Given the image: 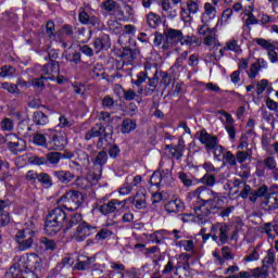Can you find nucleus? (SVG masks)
<instances>
[{
  "instance_id": "obj_1",
  "label": "nucleus",
  "mask_w": 278,
  "mask_h": 278,
  "mask_svg": "<svg viewBox=\"0 0 278 278\" xmlns=\"http://www.w3.org/2000/svg\"><path fill=\"white\" fill-rule=\"evenodd\" d=\"M66 212L62 207H54L49 211L45 231L48 236H55L62 227H64V220H66Z\"/></svg>"
},
{
  "instance_id": "obj_2",
  "label": "nucleus",
  "mask_w": 278,
  "mask_h": 278,
  "mask_svg": "<svg viewBox=\"0 0 278 278\" xmlns=\"http://www.w3.org/2000/svg\"><path fill=\"white\" fill-rule=\"evenodd\" d=\"M60 202L68 212H75L84 203V194L79 191L70 190L60 198Z\"/></svg>"
},
{
  "instance_id": "obj_3",
  "label": "nucleus",
  "mask_w": 278,
  "mask_h": 278,
  "mask_svg": "<svg viewBox=\"0 0 278 278\" xmlns=\"http://www.w3.org/2000/svg\"><path fill=\"white\" fill-rule=\"evenodd\" d=\"M15 264H21L26 270H34L41 275L42 273V258L36 253L27 254L26 256H20Z\"/></svg>"
},
{
  "instance_id": "obj_4",
  "label": "nucleus",
  "mask_w": 278,
  "mask_h": 278,
  "mask_svg": "<svg viewBox=\"0 0 278 278\" xmlns=\"http://www.w3.org/2000/svg\"><path fill=\"white\" fill-rule=\"evenodd\" d=\"M34 238H36V232L30 228L22 229L17 231L15 236V241L17 242V249L20 251H27L34 247Z\"/></svg>"
},
{
  "instance_id": "obj_5",
  "label": "nucleus",
  "mask_w": 278,
  "mask_h": 278,
  "mask_svg": "<svg viewBox=\"0 0 278 278\" xmlns=\"http://www.w3.org/2000/svg\"><path fill=\"white\" fill-rule=\"evenodd\" d=\"M165 40L162 45L163 51H168L173 49L176 45H182L184 42V33L179 29L168 28L165 33Z\"/></svg>"
},
{
  "instance_id": "obj_6",
  "label": "nucleus",
  "mask_w": 278,
  "mask_h": 278,
  "mask_svg": "<svg viewBox=\"0 0 278 278\" xmlns=\"http://www.w3.org/2000/svg\"><path fill=\"white\" fill-rule=\"evenodd\" d=\"M212 210H216V204H207L206 202H197L193 205L195 219L200 225L207 223V217L212 214Z\"/></svg>"
},
{
  "instance_id": "obj_7",
  "label": "nucleus",
  "mask_w": 278,
  "mask_h": 278,
  "mask_svg": "<svg viewBox=\"0 0 278 278\" xmlns=\"http://www.w3.org/2000/svg\"><path fill=\"white\" fill-rule=\"evenodd\" d=\"M181 0H160L159 5L161 8L162 16L165 18H177L179 13V3Z\"/></svg>"
},
{
  "instance_id": "obj_8",
  "label": "nucleus",
  "mask_w": 278,
  "mask_h": 278,
  "mask_svg": "<svg viewBox=\"0 0 278 278\" xmlns=\"http://www.w3.org/2000/svg\"><path fill=\"white\" fill-rule=\"evenodd\" d=\"M193 194L200 200V203H207V205H216V199H218V193L205 186L199 187Z\"/></svg>"
},
{
  "instance_id": "obj_9",
  "label": "nucleus",
  "mask_w": 278,
  "mask_h": 278,
  "mask_svg": "<svg viewBox=\"0 0 278 278\" xmlns=\"http://www.w3.org/2000/svg\"><path fill=\"white\" fill-rule=\"evenodd\" d=\"M93 233H97V226H92L86 222H83L77 226L74 233V239L76 242H84L86 238L93 236Z\"/></svg>"
},
{
  "instance_id": "obj_10",
  "label": "nucleus",
  "mask_w": 278,
  "mask_h": 278,
  "mask_svg": "<svg viewBox=\"0 0 278 278\" xmlns=\"http://www.w3.org/2000/svg\"><path fill=\"white\" fill-rule=\"evenodd\" d=\"M41 75L46 80L55 81V77L60 75V62L51 60L41 66Z\"/></svg>"
},
{
  "instance_id": "obj_11",
  "label": "nucleus",
  "mask_w": 278,
  "mask_h": 278,
  "mask_svg": "<svg viewBox=\"0 0 278 278\" xmlns=\"http://www.w3.org/2000/svg\"><path fill=\"white\" fill-rule=\"evenodd\" d=\"M125 205H127V200L119 201V200L113 199L108 203L100 205L99 212L100 214L108 216V214H114V212H119V210H123Z\"/></svg>"
},
{
  "instance_id": "obj_12",
  "label": "nucleus",
  "mask_w": 278,
  "mask_h": 278,
  "mask_svg": "<svg viewBox=\"0 0 278 278\" xmlns=\"http://www.w3.org/2000/svg\"><path fill=\"white\" fill-rule=\"evenodd\" d=\"M199 140L206 151H214L216 144H218V137L210 135L205 129L200 131Z\"/></svg>"
},
{
  "instance_id": "obj_13",
  "label": "nucleus",
  "mask_w": 278,
  "mask_h": 278,
  "mask_svg": "<svg viewBox=\"0 0 278 278\" xmlns=\"http://www.w3.org/2000/svg\"><path fill=\"white\" fill-rule=\"evenodd\" d=\"M230 227L228 224H220L217 223L215 225H213L211 227V231L212 233H214V231H219V242L220 244H227V242H229V231H230Z\"/></svg>"
},
{
  "instance_id": "obj_14",
  "label": "nucleus",
  "mask_w": 278,
  "mask_h": 278,
  "mask_svg": "<svg viewBox=\"0 0 278 278\" xmlns=\"http://www.w3.org/2000/svg\"><path fill=\"white\" fill-rule=\"evenodd\" d=\"M157 84H160V78H157V67H153V77L148 79V84L143 89V94L146 97H151L157 92Z\"/></svg>"
},
{
  "instance_id": "obj_15",
  "label": "nucleus",
  "mask_w": 278,
  "mask_h": 278,
  "mask_svg": "<svg viewBox=\"0 0 278 278\" xmlns=\"http://www.w3.org/2000/svg\"><path fill=\"white\" fill-rule=\"evenodd\" d=\"M7 147L13 153H21V151H23V147H25V141L20 140L16 135L11 134L7 136Z\"/></svg>"
},
{
  "instance_id": "obj_16",
  "label": "nucleus",
  "mask_w": 278,
  "mask_h": 278,
  "mask_svg": "<svg viewBox=\"0 0 278 278\" xmlns=\"http://www.w3.org/2000/svg\"><path fill=\"white\" fill-rule=\"evenodd\" d=\"M108 134L103 123H97L91 129L85 134V140H92V138H101Z\"/></svg>"
},
{
  "instance_id": "obj_17",
  "label": "nucleus",
  "mask_w": 278,
  "mask_h": 278,
  "mask_svg": "<svg viewBox=\"0 0 278 278\" xmlns=\"http://www.w3.org/2000/svg\"><path fill=\"white\" fill-rule=\"evenodd\" d=\"M264 210L267 212H273V210H278V192L267 193L262 202Z\"/></svg>"
},
{
  "instance_id": "obj_18",
  "label": "nucleus",
  "mask_w": 278,
  "mask_h": 278,
  "mask_svg": "<svg viewBox=\"0 0 278 278\" xmlns=\"http://www.w3.org/2000/svg\"><path fill=\"white\" fill-rule=\"evenodd\" d=\"M53 177L54 179H56V181H59V184L66 185V184H71V181L75 179V174L71 170L60 169V170L53 172Z\"/></svg>"
},
{
  "instance_id": "obj_19",
  "label": "nucleus",
  "mask_w": 278,
  "mask_h": 278,
  "mask_svg": "<svg viewBox=\"0 0 278 278\" xmlns=\"http://www.w3.org/2000/svg\"><path fill=\"white\" fill-rule=\"evenodd\" d=\"M111 47L110 36L102 35L93 40V49L96 53H101V51L108 50Z\"/></svg>"
},
{
  "instance_id": "obj_20",
  "label": "nucleus",
  "mask_w": 278,
  "mask_h": 278,
  "mask_svg": "<svg viewBox=\"0 0 278 278\" xmlns=\"http://www.w3.org/2000/svg\"><path fill=\"white\" fill-rule=\"evenodd\" d=\"M73 159V153L62 154L60 152H49L46 154L47 164L56 165L60 164L61 160Z\"/></svg>"
},
{
  "instance_id": "obj_21",
  "label": "nucleus",
  "mask_w": 278,
  "mask_h": 278,
  "mask_svg": "<svg viewBox=\"0 0 278 278\" xmlns=\"http://www.w3.org/2000/svg\"><path fill=\"white\" fill-rule=\"evenodd\" d=\"M216 18V7L212 3L206 2L204 4V12L202 13L201 21L202 23H212Z\"/></svg>"
},
{
  "instance_id": "obj_22",
  "label": "nucleus",
  "mask_w": 278,
  "mask_h": 278,
  "mask_svg": "<svg viewBox=\"0 0 278 278\" xmlns=\"http://www.w3.org/2000/svg\"><path fill=\"white\" fill-rule=\"evenodd\" d=\"M16 268L18 270L17 278H40L38 273H35L31 269H27L21 265V263H14L11 268Z\"/></svg>"
},
{
  "instance_id": "obj_23",
  "label": "nucleus",
  "mask_w": 278,
  "mask_h": 278,
  "mask_svg": "<svg viewBox=\"0 0 278 278\" xmlns=\"http://www.w3.org/2000/svg\"><path fill=\"white\" fill-rule=\"evenodd\" d=\"M165 211L168 214H179L184 212V202L180 199L170 200L165 204Z\"/></svg>"
},
{
  "instance_id": "obj_24",
  "label": "nucleus",
  "mask_w": 278,
  "mask_h": 278,
  "mask_svg": "<svg viewBox=\"0 0 278 278\" xmlns=\"http://www.w3.org/2000/svg\"><path fill=\"white\" fill-rule=\"evenodd\" d=\"M275 264V252L273 250L267 251V255L263 260V266L256 267L261 271H265V278H268V268Z\"/></svg>"
},
{
  "instance_id": "obj_25",
  "label": "nucleus",
  "mask_w": 278,
  "mask_h": 278,
  "mask_svg": "<svg viewBox=\"0 0 278 278\" xmlns=\"http://www.w3.org/2000/svg\"><path fill=\"white\" fill-rule=\"evenodd\" d=\"M81 223H84V217L81 216V214L75 213L65 223V226H64V229H63L64 233H66V231H71V229H73V227H77V225L78 226L81 225Z\"/></svg>"
},
{
  "instance_id": "obj_26",
  "label": "nucleus",
  "mask_w": 278,
  "mask_h": 278,
  "mask_svg": "<svg viewBox=\"0 0 278 278\" xmlns=\"http://www.w3.org/2000/svg\"><path fill=\"white\" fill-rule=\"evenodd\" d=\"M132 205H135L136 210H147V193L138 191L132 198Z\"/></svg>"
},
{
  "instance_id": "obj_27",
  "label": "nucleus",
  "mask_w": 278,
  "mask_h": 278,
  "mask_svg": "<svg viewBox=\"0 0 278 278\" xmlns=\"http://www.w3.org/2000/svg\"><path fill=\"white\" fill-rule=\"evenodd\" d=\"M237 278H266V271H262L256 267L248 271H239Z\"/></svg>"
},
{
  "instance_id": "obj_28",
  "label": "nucleus",
  "mask_w": 278,
  "mask_h": 278,
  "mask_svg": "<svg viewBox=\"0 0 278 278\" xmlns=\"http://www.w3.org/2000/svg\"><path fill=\"white\" fill-rule=\"evenodd\" d=\"M9 203L5 200H0V227L10 225V213L5 212Z\"/></svg>"
},
{
  "instance_id": "obj_29",
  "label": "nucleus",
  "mask_w": 278,
  "mask_h": 278,
  "mask_svg": "<svg viewBox=\"0 0 278 278\" xmlns=\"http://www.w3.org/2000/svg\"><path fill=\"white\" fill-rule=\"evenodd\" d=\"M189 47V49H194L197 47H201L203 45V39L194 36V35H188L182 37V43Z\"/></svg>"
},
{
  "instance_id": "obj_30",
  "label": "nucleus",
  "mask_w": 278,
  "mask_h": 278,
  "mask_svg": "<svg viewBox=\"0 0 278 278\" xmlns=\"http://www.w3.org/2000/svg\"><path fill=\"white\" fill-rule=\"evenodd\" d=\"M237 164H244V162H251L253 160V151L251 149L239 150L236 152Z\"/></svg>"
},
{
  "instance_id": "obj_31",
  "label": "nucleus",
  "mask_w": 278,
  "mask_h": 278,
  "mask_svg": "<svg viewBox=\"0 0 278 278\" xmlns=\"http://www.w3.org/2000/svg\"><path fill=\"white\" fill-rule=\"evenodd\" d=\"M51 143H52V149L54 151H62L67 144L66 137L62 135H54Z\"/></svg>"
},
{
  "instance_id": "obj_32",
  "label": "nucleus",
  "mask_w": 278,
  "mask_h": 278,
  "mask_svg": "<svg viewBox=\"0 0 278 278\" xmlns=\"http://www.w3.org/2000/svg\"><path fill=\"white\" fill-rule=\"evenodd\" d=\"M140 53L139 50H132L131 48H125L122 53V58L126 64H131V62L135 61L136 58H138V54Z\"/></svg>"
},
{
  "instance_id": "obj_33",
  "label": "nucleus",
  "mask_w": 278,
  "mask_h": 278,
  "mask_svg": "<svg viewBox=\"0 0 278 278\" xmlns=\"http://www.w3.org/2000/svg\"><path fill=\"white\" fill-rule=\"evenodd\" d=\"M39 247L45 249V251H55V249H58V243H55V240L53 239L41 237L39 239Z\"/></svg>"
},
{
  "instance_id": "obj_34",
  "label": "nucleus",
  "mask_w": 278,
  "mask_h": 278,
  "mask_svg": "<svg viewBox=\"0 0 278 278\" xmlns=\"http://www.w3.org/2000/svg\"><path fill=\"white\" fill-rule=\"evenodd\" d=\"M223 162L225 166H229V168H237L238 161L236 154L231 153V151H227L224 153Z\"/></svg>"
},
{
  "instance_id": "obj_35",
  "label": "nucleus",
  "mask_w": 278,
  "mask_h": 278,
  "mask_svg": "<svg viewBox=\"0 0 278 278\" xmlns=\"http://www.w3.org/2000/svg\"><path fill=\"white\" fill-rule=\"evenodd\" d=\"M136 127H138L136 119L126 118L122 122L121 131L122 134H131V131H135Z\"/></svg>"
},
{
  "instance_id": "obj_36",
  "label": "nucleus",
  "mask_w": 278,
  "mask_h": 278,
  "mask_svg": "<svg viewBox=\"0 0 278 278\" xmlns=\"http://www.w3.org/2000/svg\"><path fill=\"white\" fill-rule=\"evenodd\" d=\"M33 122L35 125L45 126L49 123V115L45 114L42 111H36L33 114Z\"/></svg>"
},
{
  "instance_id": "obj_37",
  "label": "nucleus",
  "mask_w": 278,
  "mask_h": 278,
  "mask_svg": "<svg viewBox=\"0 0 278 278\" xmlns=\"http://www.w3.org/2000/svg\"><path fill=\"white\" fill-rule=\"evenodd\" d=\"M96 261L97 258L94 257H86L84 261H79L78 263H76V265L74 266V269L88 270L91 268L92 264H94Z\"/></svg>"
},
{
  "instance_id": "obj_38",
  "label": "nucleus",
  "mask_w": 278,
  "mask_h": 278,
  "mask_svg": "<svg viewBox=\"0 0 278 278\" xmlns=\"http://www.w3.org/2000/svg\"><path fill=\"white\" fill-rule=\"evenodd\" d=\"M204 45L206 47H213V49H218L220 47V42L218 41V38L216 37V31H213L204 38Z\"/></svg>"
},
{
  "instance_id": "obj_39",
  "label": "nucleus",
  "mask_w": 278,
  "mask_h": 278,
  "mask_svg": "<svg viewBox=\"0 0 278 278\" xmlns=\"http://www.w3.org/2000/svg\"><path fill=\"white\" fill-rule=\"evenodd\" d=\"M265 165V168H268V170H275L277 168V161H275V157L268 156L264 161L257 162V168H262V165Z\"/></svg>"
},
{
  "instance_id": "obj_40",
  "label": "nucleus",
  "mask_w": 278,
  "mask_h": 278,
  "mask_svg": "<svg viewBox=\"0 0 278 278\" xmlns=\"http://www.w3.org/2000/svg\"><path fill=\"white\" fill-rule=\"evenodd\" d=\"M43 188H51L53 186V179H51V176L47 173H39V177L37 180Z\"/></svg>"
},
{
  "instance_id": "obj_41",
  "label": "nucleus",
  "mask_w": 278,
  "mask_h": 278,
  "mask_svg": "<svg viewBox=\"0 0 278 278\" xmlns=\"http://www.w3.org/2000/svg\"><path fill=\"white\" fill-rule=\"evenodd\" d=\"M166 148L169 150V153L172 157H175L176 160H181L184 157V147L181 146H166Z\"/></svg>"
},
{
  "instance_id": "obj_42",
  "label": "nucleus",
  "mask_w": 278,
  "mask_h": 278,
  "mask_svg": "<svg viewBox=\"0 0 278 278\" xmlns=\"http://www.w3.org/2000/svg\"><path fill=\"white\" fill-rule=\"evenodd\" d=\"M175 271V263L173 261H168L164 266V269L161 271L162 278H173V273Z\"/></svg>"
},
{
  "instance_id": "obj_43",
  "label": "nucleus",
  "mask_w": 278,
  "mask_h": 278,
  "mask_svg": "<svg viewBox=\"0 0 278 278\" xmlns=\"http://www.w3.org/2000/svg\"><path fill=\"white\" fill-rule=\"evenodd\" d=\"M147 23L149 27H152L153 29H155V27H157L160 23H162V20L160 18V15L151 12L147 16Z\"/></svg>"
},
{
  "instance_id": "obj_44",
  "label": "nucleus",
  "mask_w": 278,
  "mask_h": 278,
  "mask_svg": "<svg viewBox=\"0 0 278 278\" xmlns=\"http://www.w3.org/2000/svg\"><path fill=\"white\" fill-rule=\"evenodd\" d=\"M201 184L204 186H207V188H213V186H216V175L214 174H205L201 179Z\"/></svg>"
},
{
  "instance_id": "obj_45",
  "label": "nucleus",
  "mask_w": 278,
  "mask_h": 278,
  "mask_svg": "<svg viewBox=\"0 0 278 278\" xmlns=\"http://www.w3.org/2000/svg\"><path fill=\"white\" fill-rule=\"evenodd\" d=\"M116 1L105 0L101 3V9L104 10V12H108V14H112V12H116Z\"/></svg>"
},
{
  "instance_id": "obj_46",
  "label": "nucleus",
  "mask_w": 278,
  "mask_h": 278,
  "mask_svg": "<svg viewBox=\"0 0 278 278\" xmlns=\"http://www.w3.org/2000/svg\"><path fill=\"white\" fill-rule=\"evenodd\" d=\"M109 134L104 132L101 137H99L98 142H97V149H101L102 151H105L110 147V139Z\"/></svg>"
},
{
  "instance_id": "obj_47",
  "label": "nucleus",
  "mask_w": 278,
  "mask_h": 278,
  "mask_svg": "<svg viewBox=\"0 0 278 278\" xmlns=\"http://www.w3.org/2000/svg\"><path fill=\"white\" fill-rule=\"evenodd\" d=\"M160 174H161L162 186H168L173 184V174L170 173V170L165 169V170H162Z\"/></svg>"
},
{
  "instance_id": "obj_48",
  "label": "nucleus",
  "mask_w": 278,
  "mask_h": 278,
  "mask_svg": "<svg viewBox=\"0 0 278 278\" xmlns=\"http://www.w3.org/2000/svg\"><path fill=\"white\" fill-rule=\"evenodd\" d=\"M226 49H228V51H233V53H242V48L240 47V45H238V40L236 39L227 41Z\"/></svg>"
},
{
  "instance_id": "obj_49",
  "label": "nucleus",
  "mask_w": 278,
  "mask_h": 278,
  "mask_svg": "<svg viewBox=\"0 0 278 278\" xmlns=\"http://www.w3.org/2000/svg\"><path fill=\"white\" fill-rule=\"evenodd\" d=\"M94 164L98 166H105L108 164V152L105 150H102L98 153Z\"/></svg>"
},
{
  "instance_id": "obj_50",
  "label": "nucleus",
  "mask_w": 278,
  "mask_h": 278,
  "mask_svg": "<svg viewBox=\"0 0 278 278\" xmlns=\"http://www.w3.org/2000/svg\"><path fill=\"white\" fill-rule=\"evenodd\" d=\"M216 31V27L211 28L210 27V23H203V25H201L198 28V34L200 36H208L210 34Z\"/></svg>"
},
{
  "instance_id": "obj_51",
  "label": "nucleus",
  "mask_w": 278,
  "mask_h": 278,
  "mask_svg": "<svg viewBox=\"0 0 278 278\" xmlns=\"http://www.w3.org/2000/svg\"><path fill=\"white\" fill-rule=\"evenodd\" d=\"M2 89L8 90L10 94H21V89H18V85H14L12 83H2Z\"/></svg>"
},
{
  "instance_id": "obj_52",
  "label": "nucleus",
  "mask_w": 278,
  "mask_h": 278,
  "mask_svg": "<svg viewBox=\"0 0 278 278\" xmlns=\"http://www.w3.org/2000/svg\"><path fill=\"white\" fill-rule=\"evenodd\" d=\"M46 34L50 40L55 38V23L53 21H48L46 24Z\"/></svg>"
},
{
  "instance_id": "obj_53",
  "label": "nucleus",
  "mask_w": 278,
  "mask_h": 278,
  "mask_svg": "<svg viewBox=\"0 0 278 278\" xmlns=\"http://www.w3.org/2000/svg\"><path fill=\"white\" fill-rule=\"evenodd\" d=\"M16 73V68L11 65H4L1 67L0 77H12Z\"/></svg>"
},
{
  "instance_id": "obj_54",
  "label": "nucleus",
  "mask_w": 278,
  "mask_h": 278,
  "mask_svg": "<svg viewBox=\"0 0 278 278\" xmlns=\"http://www.w3.org/2000/svg\"><path fill=\"white\" fill-rule=\"evenodd\" d=\"M78 20L81 25H90V15L84 10V8L79 9Z\"/></svg>"
},
{
  "instance_id": "obj_55",
  "label": "nucleus",
  "mask_w": 278,
  "mask_h": 278,
  "mask_svg": "<svg viewBox=\"0 0 278 278\" xmlns=\"http://www.w3.org/2000/svg\"><path fill=\"white\" fill-rule=\"evenodd\" d=\"M187 10L189 14H197L199 12V0H188Z\"/></svg>"
},
{
  "instance_id": "obj_56",
  "label": "nucleus",
  "mask_w": 278,
  "mask_h": 278,
  "mask_svg": "<svg viewBox=\"0 0 278 278\" xmlns=\"http://www.w3.org/2000/svg\"><path fill=\"white\" fill-rule=\"evenodd\" d=\"M65 60L67 62H73L74 64L81 63V53L80 52H73L65 55Z\"/></svg>"
},
{
  "instance_id": "obj_57",
  "label": "nucleus",
  "mask_w": 278,
  "mask_h": 278,
  "mask_svg": "<svg viewBox=\"0 0 278 278\" xmlns=\"http://www.w3.org/2000/svg\"><path fill=\"white\" fill-rule=\"evenodd\" d=\"M160 84L162 86H165V88H168V86H170V83L173 81V76H170L167 72H160Z\"/></svg>"
},
{
  "instance_id": "obj_58",
  "label": "nucleus",
  "mask_w": 278,
  "mask_h": 278,
  "mask_svg": "<svg viewBox=\"0 0 278 278\" xmlns=\"http://www.w3.org/2000/svg\"><path fill=\"white\" fill-rule=\"evenodd\" d=\"M114 232L108 228H102L97 235L96 239L97 240H106V238H112Z\"/></svg>"
},
{
  "instance_id": "obj_59",
  "label": "nucleus",
  "mask_w": 278,
  "mask_h": 278,
  "mask_svg": "<svg viewBox=\"0 0 278 278\" xmlns=\"http://www.w3.org/2000/svg\"><path fill=\"white\" fill-rule=\"evenodd\" d=\"M34 144H37V147H45L47 144V137L42 134H36L33 137Z\"/></svg>"
},
{
  "instance_id": "obj_60",
  "label": "nucleus",
  "mask_w": 278,
  "mask_h": 278,
  "mask_svg": "<svg viewBox=\"0 0 278 278\" xmlns=\"http://www.w3.org/2000/svg\"><path fill=\"white\" fill-rule=\"evenodd\" d=\"M75 186L79 188V190H86L90 187V182L85 177H77L75 180Z\"/></svg>"
},
{
  "instance_id": "obj_61",
  "label": "nucleus",
  "mask_w": 278,
  "mask_h": 278,
  "mask_svg": "<svg viewBox=\"0 0 278 278\" xmlns=\"http://www.w3.org/2000/svg\"><path fill=\"white\" fill-rule=\"evenodd\" d=\"M73 264H74L73 257H71V255H66L58 264V268H71V266H73Z\"/></svg>"
},
{
  "instance_id": "obj_62",
  "label": "nucleus",
  "mask_w": 278,
  "mask_h": 278,
  "mask_svg": "<svg viewBox=\"0 0 278 278\" xmlns=\"http://www.w3.org/2000/svg\"><path fill=\"white\" fill-rule=\"evenodd\" d=\"M178 178L180 179L181 184L186 186L187 188H190L192 186V180L190 179V176L184 172L178 173Z\"/></svg>"
},
{
  "instance_id": "obj_63",
  "label": "nucleus",
  "mask_w": 278,
  "mask_h": 278,
  "mask_svg": "<svg viewBox=\"0 0 278 278\" xmlns=\"http://www.w3.org/2000/svg\"><path fill=\"white\" fill-rule=\"evenodd\" d=\"M109 155L112 160H116L121 155V148L117 144H112L109 148Z\"/></svg>"
},
{
  "instance_id": "obj_64",
  "label": "nucleus",
  "mask_w": 278,
  "mask_h": 278,
  "mask_svg": "<svg viewBox=\"0 0 278 278\" xmlns=\"http://www.w3.org/2000/svg\"><path fill=\"white\" fill-rule=\"evenodd\" d=\"M39 174L40 173H36L34 170H28L26 174V181H28V184H36L38 181Z\"/></svg>"
}]
</instances>
